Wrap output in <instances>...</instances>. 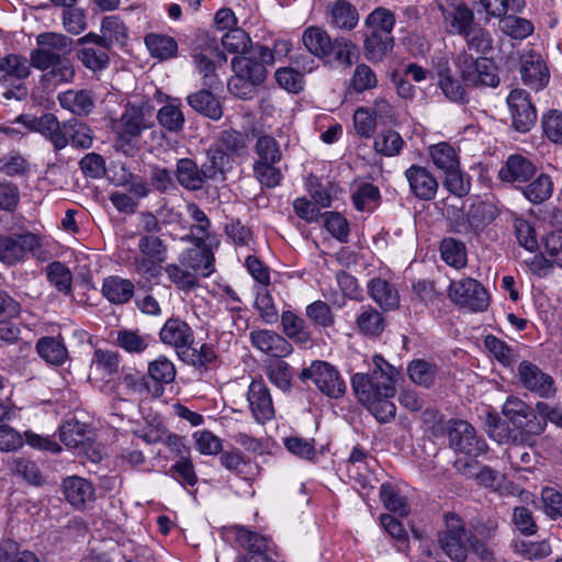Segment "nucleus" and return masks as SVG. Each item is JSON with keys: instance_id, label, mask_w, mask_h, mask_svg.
Masks as SVG:
<instances>
[{"instance_id": "nucleus-1", "label": "nucleus", "mask_w": 562, "mask_h": 562, "mask_svg": "<svg viewBox=\"0 0 562 562\" xmlns=\"http://www.w3.org/2000/svg\"><path fill=\"white\" fill-rule=\"evenodd\" d=\"M374 369L369 373H356L351 385L358 401L381 423L395 418L396 407L391 398L395 394L397 370L383 357H373Z\"/></svg>"}, {"instance_id": "nucleus-2", "label": "nucleus", "mask_w": 562, "mask_h": 562, "mask_svg": "<svg viewBox=\"0 0 562 562\" xmlns=\"http://www.w3.org/2000/svg\"><path fill=\"white\" fill-rule=\"evenodd\" d=\"M29 252L40 261H46L49 258V254L44 249L40 236L34 233L0 235V261L3 265L12 267L23 262Z\"/></svg>"}, {"instance_id": "nucleus-3", "label": "nucleus", "mask_w": 562, "mask_h": 562, "mask_svg": "<svg viewBox=\"0 0 562 562\" xmlns=\"http://www.w3.org/2000/svg\"><path fill=\"white\" fill-rule=\"evenodd\" d=\"M473 531L467 528L464 520L454 513L445 515V527L438 531V543L445 554L454 562H464L469 553V543Z\"/></svg>"}, {"instance_id": "nucleus-4", "label": "nucleus", "mask_w": 562, "mask_h": 562, "mask_svg": "<svg viewBox=\"0 0 562 562\" xmlns=\"http://www.w3.org/2000/svg\"><path fill=\"white\" fill-rule=\"evenodd\" d=\"M449 447L457 453L479 458L488 450L486 441L479 437L475 428L463 419H450L446 427Z\"/></svg>"}, {"instance_id": "nucleus-5", "label": "nucleus", "mask_w": 562, "mask_h": 562, "mask_svg": "<svg viewBox=\"0 0 562 562\" xmlns=\"http://www.w3.org/2000/svg\"><path fill=\"white\" fill-rule=\"evenodd\" d=\"M299 378L303 382L312 380L316 387L330 398L342 397L347 391L339 371L326 361H313L310 367L302 370Z\"/></svg>"}, {"instance_id": "nucleus-6", "label": "nucleus", "mask_w": 562, "mask_h": 562, "mask_svg": "<svg viewBox=\"0 0 562 562\" xmlns=\"http://www.w3.org/2000/svg\"><path fill=\"white\" fill-rule=\"evenodd\" d=\"M38 48L31 52V65L45 70L72 50V40L64 34L43 33L36 38Z\"/></svg>"}, {"instance_id": "nucleus-7", "label": "nucleus", "mask_w": 562, "mask_h": 562, "mask_svg": "<svg viewBox=\"0 0 562 562\" xmlns=\"http://www.w3.org/2000/svg\"><path fill=\"white\" fill-rule=\"evenodd\" d=\"M502 412L515 428L525 435L540 436L547 427L543 418H538L535 409L516 396H508Z\"/></svg>"}, {"instance_id": "nucleus-8", "label": "nucleus", "mask_w": 562, "mask_h": 562, "mask_svg": "<svg viewBox=\"0 0 562 562\" xmlns=\"http://www.w3.org/2000/svg\"><path fill=\"white\" fill-rule=\"evenodd\" d=\"M448 296L456 305L471 312L485 311L490 304L487 291L472 278L452 281L448 289Z\"/></svg>"}, {"instance_id": "nucleus-9", "label": "nucleus", "mask_w": 562, "mask_h": 562, "mask_svg": "<svg viewBox=\"0 0 562 562\" xmlns=\"http://www.w3.org/2000/svg\"><path fill=\"white\" fill-rule=\"evenodd\" d=\"M458 67L462 79L471 86L496 87L499 78L496 74L495 64L484 57L474 58L471 54L463 52L459 54Z\"/></svg>"}, {"instance_id": "nucleus-10", "label": "nucleus", "mask_w": 562, "mask_h": 562, "mask_svg": "<svg viewBox=\"0 0 562 562\" xmlns=\"http://www.w3.org/2000/svg\"><path fill=\"white\" fill-rule=\"evenodd\" d=\"M274 57L267 46L258 45L251 56H235L232 59L233 72H240L248 79L263 83L267 78V65H272Z\"/></svg>"}, {"instance_id": "nucleus-11", "label": "nucleus", "mask_w": 562, "mask_h": 562, "mask_svg": "<svg viewBox=\"0 0 562 562\" xmlns=\"http://www.w3.org/2000/svg\"><path fill=\"white\" fill-rule=\"evenodd\" d=\"M519 74L522 83L535 92L543 90L550 81V71L543 57L532 49L520 55Z\"/></svg>"}, {"instance_id": "nucleus-12", "label": "nucleus", "mask_w": 562, "mask_h": 562, "mask_svg": "<svg viewBox=\"0 0 562 562\" xmlns=\"http://www.w3.org/2000/svg\"><path fill=\"white\" fill-rule=\"evenodd\" d=\"M510 110L512 125L520 133H526L535 125L537 111L531 103L529 93L524 89H513L507 97Z\"/></svg>"}, {"instance_id": "nucleus-13", "label": "nucleus", "mask_w": 562, "mask_h": 562, "mask_svg": "<svg viewBox=\"0 0 562 562\" xmlns=\"http://www.w3.org/2000/svg\"><path fill=\"white\" fill-rule=\"evenodd\" d=\"M518 376L521 385L543 398L555 394L554 380L530 361H521L518 366Z\"/></svg>"}, {"instance_id": "nucleus-14", "label": "nucleus", "mask_w": 562, "mask_h": 562, "mask_svg": "<svg viewBox=\"0 0 562 562\" xmlns=\"http://www.w3.org/2000/svg\"><path fill=\"white\" fill-rule=\"evenodd\" d=\"M247 401L252 417L259 424H265L274 417L276 411L270 390L263 381L255 380L250 383L247 392Z\"/></svg>"}, {"instance_id": "nucleus-15", "label": "nucleus", "mask_w": 562, "mask_h": 562, "mask_svg": "<svg viewBox=\"0 0 562 562\" xmlns=\"http://www.w3.org/2000/svg\"><path fill=\"white\" fill-rule=\"evenodd\" d=\"M127 40V29L124 22L116 15L103 18L101 22V35L89 33L78 40L79 45L87 43H102L103 47H112L114 43L124 44Z\"/></svg>"}, {"instance_id": "nucleus-16", "label": "nucleus", "mask_w": 562, "mask_h": 562, "mask_svg": "<svg viewBox=\"0 0 562 562\" xmlns=\"http://www.w3.org/2000/svg\"><path fill=\"white\" fill-rule=\"evenodd\" d=\"M159 338L165 345L173 347L180 358L181 351L189 349L194 342L192 328L180 318H169L159 333Z\"/></svg>"}, {"instance_id": "nucleus-17", "label": "nucleus", "mask_w": 562, "mask_h": 562, "mask_svg": "<svg viewBox=\"0 0 562 562\" xmlns=\"http://www.w3.org/2000/svg\"><path fill=\"white\" fill-rule=\"evenodd\" d=\"M250 341L261 352L274 358L288 357L293 351L292 345L285 337L269 329L252 330Z\"/></svg>"}, {"instance_id": "nucleus-18", "label": "nucleus", "mask_w": 562, "mask_h": 562, "mask_svg": "<svg viewBox=\"0 0 562 562\" xmlns=\"http://www.w3.org/2000/svg\"><path fill=\"white\" fill-rule=\"evenodd\" d=\"M405 178L412 193L419 200L430 201L438 191V182L432 173L425 167L412 165L405 171Z\"/></svg>"}, {"instance_id": "nucleus-19", "label": "nucleus", "mask_w": 562, "mask_h": 562, "mask_svg": "<svg viewBox=\"0 0 562 562\" xmlns=\"http://www.w3.org/2000/svg\"><path fill=\"white\" fill-rule=\"evenodd\" d=\"M176 367L166 356H159L148 363L147 379L150 380V395L160 397L165 393V384L175 381Z\"/></svg>"}, {"instance_id": "nucleus-20", "label": "nucleus", "mask_w": 562, "mask_h": 562, "mask_svg": "<svg viewBox=\"0 0 562 562\" xmlns=\"http://www.w3.org/2000/svg\"><path fill=\"white\" fill-rule=\"evenodd\" d=\"M359 57V49L356 43L351 40L337 36L331 40L327 54L324 58L326 65H339L344 69L350 68L355 58Z\"/></svg>"}, {"instance_id": "nucleus-21", "label": "nucleus", "mask_w": 562, "mask_h": 562, "mask_svg": "<svg viewBox=\"0 0 562 562\" xmlns=\"http://www.w3.org/2000/svg\"><path fill=\"white\" fill-rule=\"evenodd\" d=\"M214 256L204 243L196 241V247L189 249L181 258V263L195 276L209 277L213 270Z\"/></svg>"}, {"instance_id": "nucleus-22", "label": "nucleus", "mask_w": 562, "mask_h": 562, "mask_svg": "<svg viewBox=\"0 0 562 562\" xmlns=\"http://www.w3.org/2000/svg\"><path fill=\"white\" fill-rule=\"evenodd\" d=\"M370 297L383 310L392 311L400 306V294L397 289L389 281L374 278L368 283Z\"/></svg>"}, {"instance_id": "nucleus-23", "label": "nucleus", "mask_w": 562, "mask_h": 562, "mask_svg": "<svg viewBox=\"0 0 562 562\" xmlns=\"http://www.w3.org/2000/svg\"><path fill=\"white\" fill-rule=\"evenodd\" d=\"M394 47L393 35L367 31L363 41V54L371 63L382 61Z\"/></svg>"}, {"instance_id": "nucleus-24", "label": "nucleus", "mask_w": 562, "mask_h": 562, "mask_svg": "<svg viewBox=\"0 0 562 562\" xmlns=\"http://www.w3.org/2000/svg\"><path fill=\"white\" fill-rule=\"evenodd\" d=\"M471 233L480 236L481 233L491 225L499 215V211L494 203L479 201L470 205L468 212Z\"/></svg>"}, {"instance_id": "nucleus-25", "label": "nucleus", "mask_w": 562, "mask_h": 562, "mask_svg": "<svg viewBox=\"0 0 562 562\" xmlns=\"http://www.w3.org/2000/svg\"><path fill=\"white\" fill-rule=\"evenodd\" d=\"M215 90L203 87L200 91L189 94L187 101L198 113L212 120H218L223 115V110L218 99L212 93Z\"/></svg>"}, {"instance_id": "nucleus-26", "label": "nucleus", "mask_w": 562, "mask_h": 562, "mask_svg": "<svg viewBox=\"0 0 562 562\" xmlns=\"http://www.w3.org/2000/svg\"><path fill=\"white\" fill-rule=\"evenodd\" d=\"M63 490L66 499L74 507H82L87 502L93 499L94 488L92 484L80 476H69L63 482Z\"/></svg>"}, {"instance_id": "nucleus-27", "label": "nucleus", "mask_w": 562, "mask_h": 562, "mask_svg": "<svg viewBox=\"0 0 562 562\" xmlns=\"http://www.w3.org/2000/svg\"><path fill=\"white\" fill-rule=\"evenodd\" d=\"M358 22L359 12L357 8L349 1L336 0L330 4V25L342 31H351L357 26Z\"/></svg>"}, {"instance_id": "nucleus-28", "label": "nucleus", "mask_w": 562, "mask_h": 562, "mask_svg": "<svg viewBox=\"0 0 562 562\" xmlns=\"http://www.w3.org/2000/svg\"><path fill=\"white\" fill-rule=\"evenodd\" d=\"M59 104L76 115H88L94 108V100L90 90H67L57 97Z\"/></svg>"}, {"instance_id": "nucleus-29", "label": "nucleus", "mask_w": 562, "mask_h": 562, "mask_svg": "<svg viewBox=\"0 0 562 562\" xmlns=\"http://www.w3.org/2000/svg\"><path fill=\"white\" fill-rule=\"evenodd\" d=\"M205 178H212L207 173L205 165L199 170L196 164L191 159H180L177 166V180L188 190H199L203 187Z\"/></svg>"}, {"instance_id": "nucleus-30", "label": "nucleus", "mask_w": 562, "mask_h": 562, "mask_svg": "<svg viewBox=\"0 0 562 562\" xmlns=\"http://www.w3.org/2000/svg\"><path fill=\"white\" fill-rule=\"evenodd\" d=\"M535 173L533 165L520 155L510 156L506 165L501 168L498 176L506 182H526Z\"/></svg>"}, {"instance_id": "nucleus-31", "label": "nucleus", "mask_w": 562, "mask_h": 562, "mask_svg": "<svg viewBox=\"0 0 562 562\" xmlns=\"http://www.w3.org/2000/svg\"><path fill=\"white\" fill-rule=\"evenodd\" d=\"M149 127L142 109L136 106H128L115 126L121 139L125 137H138L142 131Z\"/></svg>"}, {"instance_id": "nucleus-32", "label": "nucleus", "mask_w": 562, "mask_h": 562, "mask_svg": "<svg viewBox=\"0 0 562 562\" xmlns=\"http://www.w3.org/2000/svg\"><path fill=\"white\" fill-rule=\"evenodd\" d=\"M135 286L128 279L111 276L103 280L102 293L113 304H125L134 295Z\"/></svg>"}, {"instance_id": "nucleus-33", "label": "nucleus", "mask_w": 562, "mask_h": 562, "mask_svg": "<svg viewBox=\"0 0 562 562\" xmlns=\"http://www.w3.org/2000/svg\"><path fill=\"white\" fill-rule=\"evenodd\" d=\"M35 349L44 361L53 366H61L68 358L67 348L63 340L57 337L40 338Z\"/></svg>"}, {"instance_id": "nucleus-34", "label": "nucleus", "mask_w": 562, "mask_h": 562, "mask_svg": "<svg viewBox=\"0 0 562 562\" xmlns=\"http://www.w3.org/2000/svg\"><path fill=\"white\" fill-rule=\"evenodd\" d=\"M442 14L451 27L461 36L475 26L474 12L464 2L453 4L451 10L442 9Z\"/></svg>"}, {"instance_id": "nucleus-35", "label": "nucleus", "mask_w": 562, "mask_h": 562, "mask_svg": "<svg viewBox=\"0 0 562 562\" xmlns=\"http://www.w3.org/2000/svg\"><path fill=\"white\" fill-rule=\"evenodd\" d=\"M331 40L327 31L318 26H308L302 36V42L307 52L322 60L327 54Z\"/></svg>"}, {"instance_id": "nucleus-36", "label": "nucleus", "mask_w": 562, "mask_h": 562, "mask_svg": "<svg viewBox=\"0 0 562 562\" xmlns=\"http://www.w3.org/2000/svg\"><path fill=\"white\" fill-rule=\"evenodd\" d=\"M282 330L286 337L299 344L312 340V331L305 321L292 311H284L281 315Z\"/></svg>"}, {"instance_id": "nucleus-37", "label": "nucleus", "mask_w": 562, "mask_h": 562, "mask_svg": "<svg viewBox=\"0 0 562 562\" xmlns=\"http://www.w3.org/2000/svg\"><path fill=\"white\" fill-rule=\"evenodd\" d=\"M235 542L243 549L240 555L258 554L269 549L268 539L256 531H251L243 526L233 528Z\"/></svg>"}, {"instance_id": "nucleus-38", "label": "nucleus", "mask_w": 562, "mask_h": 562, "mask_svg": "<svg viewBox=\"0 0 562 562\" xmlns=\"http://www.w3.org/2000/svg\"><path fill=\"white\" fill-rule=\"evenodd\" d=\"M92 46H85L79 49L77 56L79 60L93 71L102 70L110 64L109 52L111 47H103L102 43H91Z\"/></svg>"}, {"instance_id": "nucleus-39", "label": "nucleus", "mask_w": 562, "mask_h": 562, "mask_svg": "<svg viewBox=\"0 0 562 562\" xmlns=\"http://www.w3.org/2000/svg\"><path fill=\"white\" fill-rule=\"evenodd\" d=\"M428 154L432 164L443 172L458 168L459 156L450 143H436L428 147Z\"/></svg>"}, {"instance_id": "nucleus-40", "label": "nucleus", "mask_w": 562, "mask_h": 562, "mask_svg": "<svg viewBox=\"0 0 562 562\" xmlns=\"http://www.w3.org/2000/svg\"><path fill=\"white\" fill-rule=\"evenodd\" d=\"M441 259L449 266L461 269L467 265V247L463 241L446 237L440 243Z\"/></svg>"}, {"instance_id": "nucleus-41", "label": "nucleus", "mask_w": 562, "mask_h": 562, "mask_svg": "<svg viewBox=\"0 0 562 562\" xmlns=\"http://www.w3.org/2000/svg\"><path fill=\"white\" fill-rule=\"evenodd\" d=\"M0 71L3 72L0 78L1 82H5L10 78L22 80L30 75V63L24 56L9 54L0 58Z\"/></svg>"}, {"instance_id": "nucleus-42", "label": "nucleus", "mask_w": 562, "mask_h": 562, "mask_svg": "<svg viewBox=\"0 0 562 562\" xmlns=\"http://www.w3.org/2000/svg\"><path fill=\"white\" fill-rule=\"evenodd\" d=\"M498 26L505 35L515 40H524L533 33L531 21L516 14H508L501 19Z\"/></svg>"}, {"instance_id": "nucleus-43", "label": "nucleus", "mask_w": 562, "mask_h": 562, "mask_svg": "<svg viewBox=\"0 0 562 562\" xmlns=\"http://www.w3.org/2000/svg\"><path fill=\"white\" fill-rule=\"evenodd\" d=\"M193 61L198 71L202 75L203 87L209 89H221L223 83L218 76L215 74L216 64L204 52L193 54Z\"/></svg>"}, {"instance_id": "nucleus-44", "label": "nucleus", "mask_w": 562, "mask_h": 562, "mask_svg": "<svg viewBox=\"0 0 562 562\" xmlns=\"http://www.w3.org/2000/svg\"><path fill=\"white\" fill-rule=\"evenodd\" d=\"M193 61L198 71L202 75L203 87L209 89H221L223 83L218 76L215 74L216 64L204 52L193 54Z\"/></svg>"}, {"instance_id": "nucleus-45", "label": "nucleus", "mask_w": 562, "mask_h": 562, "mask_svg": "<svg viewBox=\"0 0 562 562\" xmlns=\"http://www.w3.org/2000/svg\"><path fill=\"white\" fill-rule=\"evenodd\" d=\"M88 435V426L77 419H68L59 427L60 441L68 448H78L85 442Z\"/></svg>"}, {"instance_id": "nucleus-46", "label": "nucleus", "mask_w": 562, "mask_h": 562, "mask_svg": "<svg viewBox=\"0 0 562 562\" xmlns=\"http://www.w3.org/2000/svg\"><path fill=\"white\" fill-rule=\"evenodd\" d=\"M145 44L151 56L159 59H169L177 54V42L167 35L149 34L145 37Z\"/></svg>"}, {"instance_id": "nucleus-47", "label": "nucleus", "mask_w": 562, "mask_h": 562, "mask_svg": "<svg viewBox=\"0 0 562 562\" xmlns=\"http://www.w3.org/2000/svg\"><path fill=\"white\" fill-rule=\"evenodd\" d=\"M437 366L423 359L413 360L407 368L411 380L422 386L429 387L437 375Z\"/></svg>"}, {"instance_id": "nucleus-48", "label": "nucleus", "mask_w": 562, "mask_h": 562, "mask_svg": "<svg viewBox=\"0 0 562 562\" xmlns=\"http://www.w3.org/2000/svg\"><path fill=\"white\" fill-rule=\"evenodd\" d=\"M259 83L255 80L248 79L240 72H233V76L227 81V89L229 93L241 100H251L258 93Z\"/></svg>"}, {"instance_id": "nucleus-49", "label": "nucleus", "mask_w": 562, "mask_h": 562, "mask_svg": "<svg viewBox=\"0 0 562 562\" xmlns=\"http://www.w3.org/2000/svg\"><path fill=\"white\" fill-rule=\"evenodd\" d=\"M259 83L255 80L248 79L240 72H233V76L227 81V89L229 93L241 100H251L258 93Z\"/></svg>"}, {"instance_id": "nucleus-50", "label": "nucleus", "mask_w": 562, "mask_h": 562, "mask_svg": "<svg viewBox=\"0 0 562 562\" xmlns=\"http://www.w3.org/2000/svg\"><path fill=\"white\" fill-rule=\"evenodd\" d=\"M259 83L255 80L248 79L240 72H233V76L227 81V89L229 93L241 100H251L258 93Z\"/></svg>"}, {"instance_id": "nucleus-51", "label": "nucleus", "mask_w": 562, "mask_h": 562, "mask_svg": "<svg viewBox=\"0 0 562 562\" xmlns=\"http://www.w3.org/2000/svg\"><path fill=\"white\" fill-rule=\"evenodd\" d=\"M188 216L194 222L190 227V233L194 240L204 243L210 235L211 222L206 214L195 203H188Z\"/></svg>"}, {"instance_id": "nucleus-52", "label": "nucleus", "mask_w": 562, "mask_h": 562, "mask_svg": "<svg viewBox=\"0 0 562 562\" xmlns=\"http://www.w3.org/2000/svg\"><path fill=\"white\" fill-rule=\"evenodd\" d=\"M48 281L61 293L70 294L72 284V274L69 268L60 262L54 261L46 267Z\"/></svg>"}, {"instance_id": "nucleus-53", "label": "nucleus", "mask_w": 562, "mask_h": 562, "mask_svg": "<svg viewBox=\"0 0 562 562\" xmlns=\"http://www.w3.org/2000/svg\"><path fill=\"white\" fill-rule=\"evenodd\" d=\"M462 37L465 40L469 50H474L477 54H487L493 48L491 33L479 24L464 33Z\"/></svg>"}, {"instance_id": "nucleus-54", "label": "nucleus", "mask_w": 562, "mask_h": 562, "mask_svg": "<svg viewBox=\"0 0 562 562\" xmlns=\"http://www.w3.org/2000/svg\"><path fill=\"white\" fill-rule=\"evenodd\" d=\"M357 326L359 330L367 335L376 337L385 327V321L380 312L372 307H368L357 317Z\"/></svg>"}, {"instance_id": "nucleus-55", "label": "nucleus", "mask_w": 562, "mask_h": 562, "mask_svg": "<svg viewBox=\"0 0 562 562\" xmlns=\"http://www.w3.org/2000/svg\"><path fill=\"white\" fill-rule=\"evenodd\" d=\"M479 3L487 15L501 19L509 11L519 13L526 7L525 0H479Z\"/></svg>"}, {"instance_id": "nucleus-56", "label": "nucleus", "mask_w": 562, "mask_h": 562, "mask_svg": "<svg viewBox=\"0 0 562 562\" xmlns=\"http://www.w3.org/2000/svg\"><path fill=\"white\" fill-rule=\"evenodd\" d=\"M394 24V14L384 8L375 9L366 19L367 31H374L386 35H392Z\"/></svg>"}, {"instance_id": "nucleus-57", "label": "nucleus", "mask_w": 562, "mask_h": 562, "mask_svg": "<svg viewBox=\"0 0 562 562\" xmlns=\"http://www.w3.org/2000/svg\"><path fill=\"white\" fill-rule=\"evenodd\" d=\"M380 498L386 509L402 517L409 514V507L404 497L390 483H384L380 487Z\"/></svg>"}, {"instance_id": "nucleus-58", "label": "nucleus", "mask_w": 562, "mask_h": 562, "mask_svg": "<svg viewBox=\"0 0 562 562\" xmlns=\"http://www.w3.org/2000/svg\"><path fill=\"white\" fill-rule=\"evenodd\" d=\"M215 358L214 349L207 344L201 345L200 349H196L191 345L189 349H186L180 353V360L199 369H206Z\"/></svg>"}, {"instance_id": "nucleus-59", "label": "nucleus", "mask_w": 562, "mask_h": 562, "mask_svg": "<svg viewBox=\"0 0 562 562\" xmlns=\"http://www.w3.org/2000/svg\"><path fill=\"white\" fill-rule=\"evenodd\" d=\"M553 186L549 176L540 175L522 189L524 195L533 204L542 203L552 194Z\"/></svg>"}, {"instance_id": "nucleus-60", "label": "nucleus", "mask_w": 562, "mask_h": 562, "mask_svg": "<svg viewBox=\"0 0 562 562\" xmlns=\"http://www.w3.org/2000/svg\"><path fill=\"white\" fill-rule=\"evenodd\" d=\"M443 187L457 198L467 196L471 190V178L458 168L445 172Z\"/></svg>"}, {"instance_id": "nucleus-61", "label": "nucleus", "mask_w": 562, "mask_h": 562, "mask_svg": "<svg viewBox=\"0 0 562 562\" xmlns=\"http://www.w3.org/2000/svg\"><path fill=\"white\" fill-rule=\"evenodd\" d=\"M255 308L267 324H274L279 318L278 308L267 286L257 290Z\"/></svg>"}, {"instance_id": "nucleus-62", "label": "nucleus", "mask_w": 562, "mask_h": 562, "mask_svg": "<svg viewBox=\"0 0 562 562\" xmlns=\"http://www.w3.org/2000/svg\"><path fill=\"white\" fill-rule=\"evenodd\" d=\"M376 85L378 78L371 67L363 63L358 64L350 79V88L355 92L361 93L375 88Z\"/></svg>"}, {"instance_id": "nucleus-63", "label": "nucleus", "mask_w": 562, "mask_h": 562, "mask_svg": "<svg viewBox=\"0 0 562 562\" xmlns=\"http://www.w3.org/2000/svg\"><path fill=\"white\" fill-rule=\"evenodd\" d=\"M165 272L176 286L183 291H190L198 285L196 276L186 267L171 263L165 267Z\"/></svg>"}, {"instance_id": "nucleus-64", "label": "nucleus", "mask_w": 562, "mask_h": 562, "mask_svg": "<svg viewBox=\"0 0 562 562\" xmlns=\"http://www.w3.org/2000/svg\"><path fill=\"white\" fill-rule=\"evenodd\" d=\"M250 43L249 35L239 27L231 29L222 37L223 47L233 54H245Z\"/></svg>"}]
</instances>
